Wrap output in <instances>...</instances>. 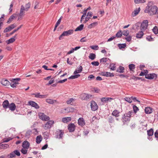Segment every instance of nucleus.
<instances>
[{
	"label": "nucleus",
	"mask_w": 158,
	"mask_h": 158,
	"mask_svg": "<svg viewBox=\"0 0 158 158\" xmlns=\"http://www.w3.org/2000/svg\"><path fill=\"white\" fill-rule=\"evenodd\" d=\"M158 8L156 6H147L144 10L145 13H148L150 15H152L156 14Z\"/></svg>",
	"instance_id": "1"
},
{
	"label": "nucleus",
	"mask_w": 158,
	"mask_h": 158,
	"mask_svg": "<svg viewBox=\"0 0 158 158\" xmlns=\"http://www.w3.org/2000/svg\"><path fill=\"white\" fill-rule=\"evenodd\" d=\"M132 111H129L127 113L125 114L122 117V121L124 124L129 122L131 118Z\"/></svg>",
	"instance_id": "2"
},
{
	"label": "nucleus",
	"mask_w": 158,
	"mask_h": 158,
	"mask_svg": "<svg viewBox=\"0 0 158 158\" xmlns=\"http://www.w3.org/2000/svg\"><path fill=\"white\" fill-rule=\"evenodd\" d=\"M55 134L56 138L59 139H62L64 137V132L63 130L58 129L55 132Z\"/></svg>",
	"instance_id": "3"
},
{
	"label": "nucleus",
	"mask_w": 158,
	"mask_h": 158,
	"mask_svg": "<svg viewBox=\"0 0 158 158\" xmlns=\"http://www.w3.org/2000/svg\"><path fill=\"white\" fill-rule=\"evenodd\" d=\"M73 30L72 29L69 30L67 31H64L59 36V40H61L63 39H64L63 37V36H67L69 35H71L73 33Z\"/></svg>",
	"instance_id": "4"
},
{
	"label": "nucleus",
	"mask_w": 158,
	"mask_h": 158,
	"mask_svg": "<svg viewBox=\"0 0 158 158\" xmlns=\"http://www.w3.org/2000/svg\"><path fill=\"white\" fill-rule=\"evenodd\" d=\"M148 26V21L147 20H144L141 23L140 29L141 31H144L146 30Z\"/></svg>",
	"instance_id": "5"
},
{
	"label": "nucleus",
	"mask_w": 158,
	"mask_h": 158,
	"mask_svg": "<svg viewBox=\"0 0 158 158\" xmlns=\"http://www.w3.org/2000/svg\"><path fill=\"white\" fill-rule=\"evenodd\" d=\"M38 116L40 119L43 121H47L50 120L49 117L43 113H38Z\"/></svg>",
	"instance_id": "6"
},
{
	"label": "nucleus",
	"mask_w": 158,
	"mask_h": 158,
	"mask_svg": "<svg viewBox=\"0 0 158 158\" xmlns=\"http://www.w3.org/2000/svg\"><path fill=\"white\" fill-rule=\"evenodd\" d=\"M145 77L146 78L148 79H156L157 78V75L155 73L146 74L145 75Z\"/></svg>",
	"instance_id": "7"
},
{
	"label": "nucleus",
	"mask_w": 158,
	"mask_h": 158,
	"mask_svg": "<svg viewBox=\"0 0 158 158\" xmlns=\"http://www.w3.org/2000/svg\"><path fill=\"white\" fill-rule=\"evenodd\" d=\"M90 106L92 111H95L98 109V107L97 104L94 101L91 102Z\"/></svg>",
	"instance_id": "8"
},
{
	"label": "nucleus",
	"mask_w": 158,
	"mask_h": 158,
	"mask_svg": "<svg viewBox=\"0 0 158 158\" xmlns=\"http://www.w3.org/2000/svg\"><path fill=\"white\" fill-rule=\"evenodd\" d=\"M16 26V25L15 23L12 24L9 26L8 27L6 28L4 30V33H6L8 31H10L12 29L15 28Z\"/></svg>",
	"instance_id": "9"
},
{
	"label": "nucleus",
	"mask_w": 158,
	"mask_h": 158,
	"mask_svg": "<svg viewBox=\"0 0 158 158\" xmlns=\"http://www.w3.org/2000/svg\"><path fill=\"white\" fill-rule=\"evenodd\" d=\"M48 121L45 124L44 128L45 129H47L50 128L52 126L54 123V121L52 120H48Z\"/></svg>",
	"instance_id": "10"
},
{
	"label": "nucleus",
	"mask_w": 158,
	"mask_h": 158,
	"mask_svg": "<svg viewBox=\"0 0 158 158\" xmlns=\"http://www.w3.org/2000/svg\"><path fill=\"white\" fill-rule=\"evenodd\" d=\"M76 126L74 123H71L68 125V130L70 132H73L75 129Z\"/></svg>",
	"instance_id": "11"
},
{
	"label": "nucleus",
	"mask_w": 158,
	"mask_h": 158,
	"mask_svg": "<svg viewBox=\"0 0 158 158\" xmlns=\"http://www.w3.org/2000/svg\"><path fill=\"white\" fill-rule=\"evenodd\" d=\"M20 80V79L19 78L13 79L12 81L13 83L10 84L11 86L13 88L17 86V85L18 83L17 82L19 81Z\"/></svg>",
	"instance_id": "12"
},
{
	"label": "nucleus",
	"mask_w": 158,
	"mask_h": 158,
	"mask_svg": "<svg viewBox=\"0 0 158 158\" xmlns=\"http://www.w3.org/2000/svg\"><path fill=\"white\" fill-rule=\"evenodd\" d=\"M28 105L31 106L32 107H34L36 109H38L40 108V106L38 105L35 102L32 101H30L28 102Z\"/></svg>",
	"instance_id": "13"
},
{
	"label": "nucleus",
	"mask_w": 158,
	"mask_h": 158,
	"mask_svg": "<svg viewBox=\"0 0 158 158\" xmlns=\"http://www.w3.org/2000/svg\"><path fill=\"white\" fill-rule=\"evenodd\" d=\"M73 108H64L62 109L60 113H68L72 111L73 110Z\"/></svg>",
	"instance_id": "14"
},
{
	"label": "nucleus",
	"mask_w": 158,
	"mask_h": 158,
	"mask_svg": "<svg viewBox=\"0 0 158 158\" xmlns=\"http://www.w3.org/2000/svg\"><path fill=\"white\" fill-rule=\"evenodd\" d=\"M91 96H92L90 94L84 93L81 95V97L82 99L83 100H87L91 97Z\"/></svg>",
	"instance_id": "15"
},
{
	"label": "nucleus",
	"mask_w": 158,
	"mask_h": 158,
	"mask_svg": "<svg viewBox=\"0 0 158 158\" xmlns=\"http://www.w3.org/2000/svg\"><path fill=\"white\" fill-rule=\"evenodd\" d=\"M113 98H103L101 99V102L103 103H106L111 102Z\"/></svg>",
	"instance_id": "16"
},
{
	"label": "nucleus",
	"mask_w": 158,
	"mask_h": 158,
	"mask_svg": "<svg viewBox=\"0 0 158 158\" xmlns=\"http://www.w3.org/2000/svg\"><path fill=\"white\" fill-rule=\"evenodd\" d=\"M78 125L81 126H83L85 125V123L84 118H80L78 120Z\"/></svg>",
	"instance_id": "17"
},
{
	"label": "nucleus",
	"mask_w": 158,
	"mask_h": 158,
	"mask_svg": "<svg viewBox=\"0 0 158 158\" xmlns=\"http://www.w3.org/2000/svg\"><path fill=\"white\" fill-rule=\"evenodd\" d=\"M30 146L29 143L27 141H24L22 143V146L24 148L28 149Z\"/></svg>",
	"instance_id": "18"
},
{
	"label": "nucleus",
	"mask_w": 158,
	"mask_h": 158,
	"mask_svg": "<svg viewBox=\"0 0 158 158\" xmlns=\"http://www.w3.org/2000/svg\"><path fill=\"white\" fill-rule=\"evenodd\" d=\"M8 108H9L10 110L14 111L15 110L16 106L14 103H11L10 104Z\"/></svg>",
	"instance_id": "19"
},
{
	"label": "nucleus",
	"mask_w": 158,
	"mask_h": 158,
	"mask_svg": "<svg viewBox=\"0 0 158 158\" xmlns=\"http://www.w3.org/2000/svg\"><path fill=\"white\" fill-rule=\"evenodd\" d=\"M16 35L15 36L13 37L12 38L6 41V43L7 44H9L11 43H12L14 42L15 40L16 36Z\"/></svg>",
	"instance_id": "20"
},
{
	"label": "nucleus",
	"mask_w": 158,
	"mask_h": 158,
	"mask_svg": "<svg viewBox=\"0 0 158 158\" xmlns=\"http://www.w3.org/2000/svg\"><path fill=\"white\" fill-rule=\"evenodd\" d=\"M1 83L3 85L8 86L10 84V82L6 79H2L1 81Z\"/></svg>",
	"instance_id": "21"
},
{
	"label": "nucleus",
	"mask_w": 158,
	"mask_h": 158,
	"mask_svg": "<svg viewBox=\"0 0 158 158\" xmlns=\"http://www.w3.org/2000/svg\"><path fill=\"white\" fill-rule=\"evenodd\" d=\"M9 104L8 101L7 100H5L3 102L2 106L3 108L6 109L8 108Z\"/></svg>",
	"instance_id": "22"
},
{
	"label": "nucleus",
	"mask_w": 158,
	"mask_h": 158,
	"mask_svg": "<svg viewBox=\"0 0 158 158\" xmlns=\"http://www.w3.org/2000/svg\"><path fill=\"white\" fill-rule=\"evenodd\" d=\"M25 9L24 6L23 5H22L21 6L20 10V13H19L20 15L23 16L25 14Z\"/></svg>",
	"instance_id": "23"
},
{
	"label": "nucleus",
	"mask_w": 158,
	"mask_h": 158,
	"mask_svg": "<svg viewBox=\"0 0 158 158\" xmlns=\"http://www.w3.org/2000/svg\"><path fill=\"white\" fill-rule=\"evenodd\" d=\"M120 112L117 110H114L112 113V114L115 117H117L119 116Z\"/></svg>",
	"instance_id": "24"
},
{
	"label": "nucleus",
	"mask_w": 158,
	"mask_h": 158,
	"mask_svg": "<svg viewBox=\"0 0 158 158\" xmlns=\"http://www.w3.org/2000/svg\"><path fill=\"white\" fill-rule=\"evenodd\" d=\"M46 102L48 104H53L54 103L56 102L57 101L56 100L48 98L46 99Z\"/></svg>",
	"instance_id": "25"
},
{
	"label": "nucleus",
	"mask_w": 158,
	"mask_h": 158,
	"mask_svg": "<svg viewBox=\"0 0 158 158\" xmlns=\"http://www.w3.org/2000/svg\"><path fill=\"white\" fill-rule=\"evenodd\" d=\"M71 120V118L70 117L63 118L62 119V121L64 123H67Z\"/></svg>",
	"instance_id": "26"
},
{
	"label": "nucleus",
	"mask_w": 158,
	"mask_h": 158,
	"mask_svg": "<svg viewBox=\"0 0 158 158\" xmlns=\"http://www.w3.org/2000/svg\"><path fill=\"white\" fill-rule=\"evenodd\" d=\"M83 69L82 67L81 66H80L78 68V69H76L74 72V74H76L77 73H81Z\"/></svg>",
	"instance_id": "27"
},
{
	"label": "nucleus",
	"mask_w": 158,
	"mask_h": 158,
	"mask_svg": "<svg viewBox=\"0 0 158 158\" xmlns=\"http://www.w3.org/2000/svg\"><path fill=\"white\" fill-rule=\"evenodd\" d=\"M140 11V8L139 7L136 8L134 11L132 12V15L134 17Z\"/></svg>",
	"instance_id": "28"
},
{
	"label": "nucleus",
	"mask_w": 158,
	"mask_h": 158,
	"mask_svg": "<svg viewBox=\"0 0 158 158\" xmlns=\"http://www.w3.org/2000/svg\"><path fill=\"white\" fill-rule=\"evenodd\" d=\"M152 109L150 107H146L145 109V112L146 114H150L152 112Z\"/></svg>",
	"instance_id": "29"
},
{
	"label": "nucleus",
	"mask_w": 158,
	"mask_h": 158,
	"mask_svg": "<svg viewBox=\"0 0 158 158\" xmlns=\"http://www.w3.org/2000/svg\"><path fill=\"white\" fill-rule=\"evenodd\" d=\"M143 31H141L136 34V37L137 38H141L143 35Z\"/></svg>",
	"instance_id": "30"
},
{
	"label": "nucleus",
	"mask_w": 158,
	"mask_h": 158,
	"mask_svg": "<svg viewBox=\"0 0 158 158\" xmlns=\"http://www.w3.org/2000/svg\"><path fill=\"white\" fill-rule=\"evenodd\" d=\"M75 101V99L73 98H71L66 101V103L68 104H70L71 105H73V103Z\"/></svg>",
	"instance_id": "31"
},
{
	"label": "nucleus",
	"mask_w": 158,
	"mask_h": 158,
	"mask_svg": "<svg viewBox=\"0 0 158 158\" xmlns=\"http://www.w3.org/2000/svg\"><path fill=\"white\" fill-rule=\"evenodd\" d=\"M153 134L154 131L152 128H151L147 131V135L148 136H152L153 135Z\"/></svg>",
	"instance_id": "32"
},
{
	"label": "nucleus",
	"mask_w": 158,
	"mask_h": 158,
	"mask_svg": "<svg viewBox=\"0 0 158 158\" xmlns=\"http://www.w3.org/2000/svg\"><path fill=\"white\" fill-rule=\"evenodd\" d=\"M42 139V138L41 135H39L37 136L36 138V143H40Z\"/></svg>",
	"instance_id": "33"
},
{
	"label": "nucleus",
	"mask_w": 158,
	"mask_h": 158,
	"mask_svg": "<svg viewBox=\"0 0 158 158\" xmlns=\"http://www.w3.org/2000/svg\"><path fill=\"white\" fill-rule=\"evenodd\" d=\"M97 23L96 22H94L91 23L88 26V28L89 29H91L96 26L97 25Z\"/></svg>",
	"instance_id": "34"
},
{
	"label": "nucleus",
	"mask_w": 158,
	"mask_h": 158,
	"mask_svg": "<svg viewBox=\"0 0 158 158\" xmlns=\"http://www.w3.org/2000/svg\"><path fill=\"white\" fill-rule=\"evenodd\" d=\"M9 145L7 144H2L0 143V149H6L9 147Z\"/></svg>",
	"instance_id": "35"
},
{
	"label": "nucleus",
	"mask_w": 158,
	"mask_h": 158,
	"mask_svg": "<svg viewBox=\"0 0 158 158\" xmlns=\"http://www.w3.org/2000/svg\"><path fill=\"white\" fill-rule=\"evenodd\" d=\"M124 68L123 67L120 66L118 69H117L116 71L118 72L119 73H123L124 72Z\"/></svg>",
	"instance_id": "36"
},
{
	"label": "nucleus",
	"mask_w": 158,
	"mask_h": 158,
	"mask_svg": "<svg viewBox=\"0 0 158 158\" xmlns=\"http://www.w3.org/2000/svg\"><path fill=\"white\" fill-rule=\"evenodd\" d=\"M80 76V75L79 74H75L74 75H72L69 77L68 79H73L76 78H77L79 77Z\"/></svg>",
	"instance_id": "37"
},
{
	"label": "nucleus",
	"mask_w": 158,
	"mask_h": 158,
	"mask_svg": "<svg viewBox=\"0 0 158 158\" xmlns=\"http://www.w3.org/2000/svg\"><path fill=\"white\" fill-rule=\"evenodd\" d=\"M122 35L123 32L121 30H120L116 34L115 36L117 38H120L122 36Z\"/></svg>",
	"instance_id": "38"
},
{
	"label": "nucleus",
	"mask_w": 158,
	"mask_h": 158,
	"mask_svg": "<svg viewBox=\"0 0 158 158\" xmlns=\"http://www.w3.org/2000/svg\"><path fill=\"white\" fill-rule=\"evenodd\" d=\"M15 18V15H12L10 17V18L8 19L7 22V23L8 24L10 23Z\"/></svg>",
	"instance_id": "39"
},
{
	"label": "nucleus",
	"mask_w": 158,
	"mask_h": 158,
	"mask_svg": "<svg viewBox=\"0 0 158 158\" xmlns=\"http://www.w3.org/2000/svg\"><path fill=\"white\" fill-rule=\"evenodd\" d=\"M84 25L83 24L80 25L75 30V31H81L83 29Z\"/></svg>",
	"instance_id": "40"
},
{
	"label": "nucleus",
	"mask_w": 158,
	"mask_h": 158,
	"mask_svg": "<svg viewBox=\"0 0 158 158\" xmlns=\"http://www.w3.org/2000/svg\"><path fill=\"white\" fill-rule=\"evenodd\" d=\"M31 133L32 131L31 130L27 131L25 135V137L27 138H29Z\"/></svg>",
	"instance_id": "41"
},
{
	"label": "nucleus",
	"mask_w": 158,
	"mask_h": 158,
	"mask_svg": "<svg viewBox=\"0 0 158 158\" xmlns=\"http://www.w3.org/2000/svg\"><path fill=\"white\" fill-rule=\"evenodd\" d=\"M126 46V44H118V47L120 49L125 48Z\"/></svg>",
	"instance_id": "42"
},
{
	"label": "nucleus",
	"mask_w": 158,
	"mask_h": 158,
	"mask_svg": "<svg viewBox=\"0 0 158 158\" xmlns=\"http://www.w3.org/2000/svg\"><path fill=\"white\" fill-rule=\"evenodd\" d=\"M89 57L91 60H94L96 57V55L94 54L91 53L89 54Z\"/></svg>",
	"instance_id": "43"
},
{
	"label": "nucleus",
	"mask_w": 158,
	"mask_h": 158,
	"mask_svg": "<svg viewBox=\"0 0 158 158\" xmlns=\"http://www.w3.org/2000/svg\"><path fill=\"white\" fill-rule=\"evenodd\" d=\"M110 68L112 70H114L116 69L115 64L114 63L110 64Z\"/></svg>",
	"instance_id": "44"
},
{
	"label": "nucleus",
	"mask_w": 158,
	"mask_h": 158,
	"mask_svg": "<svg viewBox=\"0 0 158 158\" xmlns=\"http://www.w3.org/2000/svg\"><path fill=\"white\" fill-rule=\"evenodd\" d=\"M152 30L155 34H158V28L157 26L154 27Z\"/></svg>",
	"instance_id": "45"
},
{
	"label": "nucleus",
	"mask_w": 158,
	"mask_h": 158,
	"mask_svg": "<svg viewBox=\"0 0 158 158\" xmlns=\"http://www.w3.org/2000/svg\"><path fill=\"white\" fill-rule=\"evenodd\" d=\"M129 68L131 71H133L135 68V66L133 64L129 65Z\"/></svg>",
	"instance_id": "46"
},
{
	"label": "nucleus",
	"mask_w": 158,
	"mask_h": 158,
	"mask_svg": "<svg viewBox=\"0 0 158 158\" xmlns=\"http://www.w3.org/2000/svg\"><path fill=\"white\" fill-rule=\"evenodd\" d=\"M31 6V3L29 2L27 3L25 5V9L26 11H27L28 9L30 8Z\"/></svg>",
	"instance_id": "47"
},
{
	"label": "nucleus",
	"mask_w": 158,
	"mask_h": 158,
	"mask_svg": "<svg viewBox=\"0 0 158 158\" xmlns=\"http://www.w3.org/2000/svg\"><path fill=\"white\" fill-rule=\"evenodd\" d=\"M23 26L22 25H21L20 26H19V27H18L16 29L14 30L12 32H11L10 33V35H12L14 33L17 31H18L19 29L20 28H21L22 26Z\"/></svg>",
	"instance_id": "48"
},
{
	"label": "nucleus",
	"mask_w": 158,
	"mask_h": 158,
	"mask_svg": "<svg viewBox=\"0 0 158 158\" xmlns=\"http://www.w3.org/2000/svg\"><path fill=\"white\" fill-rule=\"evenodd\" d=\"M109 60V59L107 58H103L100 60V62L101 63H103L106 62Z\"/></svg>",
	"instance_id": "49"
},
{
	"label": "nucleus",
	"mask_w": 158,
	"mask_h": 158,
	"mask_svg": "<svg viewBox=\"0 0 158 158\" xmlns=\"http://www.w3.org/2000/svg\"><path fill=\"white\" fill-rule=\"evenodd\" d=\"M114 76L113 73H111L110 72H106L105 76L106 77H112Z\"/></svg>",
	"instance_id": "50"
},
{
	"label": "nucleus",
	"mask_w": 158,
	"mask_h": 158,
	"mask_svg": "<svg viewBox=\"0 0 158 158\" xmlns=\"http://www.w3.org/2000/svg\"><path fill=\"white\" fill-rule=\"evenodd\" d=\"M28 150V149L24 148H23L21 150V152L23 154H27Z\"/></svg>",
	"instance_id": "51"
},
{
	"label": "nucleus",
	"mask_w": 158,
	"mask_h": 158,
	"mask_svg": "<svg viewBox=\"0 0 158 158\" xmlns=\"http://www.w3.org/2000/svg\"><path fill=\"white\" fill-rule=\"evenodd\" d=\"M135 2L136 3H139L145 2L146 0H134Z\"/></svg>",
	"instance_id": "52"
},
{
	"label": "nucleus",
	"mask_w": 158,
	"mask_h": 158,
	"mask_svg": "<svg viewBox=\"0 0 158 158\" xmlns=\"http://www.w3.org/2000/svg\"><path fill=\"white\" fill-rule=\"evenodd\" d=\"M15 152H12L11 153H10L9 155H8L7 156V157L10 158H13V157H15Z\"/></svg>",
	"instance_id": "53"
},
{
	"label": "nucleus",
	"mask_w": 158,
	"mask_h": 158,
	"mask_svg": "<svg viewBox=\"0 0 158 158\" xmlns=\"http://www.w3.org/2000/svg\"><path fill=\"white\" fill-rule=\"evenodd\" d=\"M124 100L127 102L131 103L132 102V100L131 98V97H126L124 98Z\"/></svg>",
	"instance_id": "54"
},
{
	"label": "nucleus",
	"mask_w": 158,
	"mask_h": 158,
	"mask_svg": "<svg viewBox=\"0 0 158 158\" xmlns=\"http://www.w3.org/2000/svg\"><path fill=\"white\" fill-rule=\"evenodd\" d=\"M108 121L110 123H113L114 122V118L111 116L109 117Z\"/></svg>",
	"instance_id": "55"
},
{
	"label": "nucleus",
	"mask_w": 158,
	"mask_h": 158,
	"mask_svg": "<svg viewBox=\"0 0 158 158\" xmlns=\"http://www.w3.org/2000/svg\"><path fill=\"white\" fill-rule=\"evenodd\" d=\"M148 73V71L147 70H145L144 72H141L140 73L139 76H143L144 75L145 76V75L147 74Z\"/></svg>",
	"instance_id": "56"
},
{
	"label": "nucleus",
	"mask_w": 158,
	"mask_h": 158,
	"mask_svg": "<svg viewBox=\"0 0 158 158\" xmlns=\"http://www.w3.org/2000/svg\"><path fill=\"white\" fill-rule=\"evenodd\" d=\"M129 34V31L128 30H126L123 31V34L125 36H127Z\"/></svg>",
	"instance_id": "57"
},
{
	"label": "nucleus",
	"mask_w": 158,
	"mask_h": 158,
	"mask_svg": "<svg viewBox=\"0 0 158 158\" xmlns=\"http://www.w3.org/2000/svg\"><path fill=\"white\" fill-rule=\"evenodd\" d=\"M147 40L149 41H153L154 40L153 38H152L151 36L149 35L147 36L146 37Z\"/></svg>",
	"instance_id": "58"
},
{
	"label": "nucleus",
	"mask_w": 158,
	"mask_h": 158,
	"mask_svg": "<svg viewBox=\"0 0 158 158\" xmlns=\"http://www.w3.org/2000/svg\"><path fill=\"white\" fill-rule=\"evenodd\" d=\"M90 48L93 49V50H97L98 49V46L97 45H95V46H94V45H92V46H90Z\"/></svg>",
	"instance_id": "59"
},
{
	"label": "nucleus",
	"mask_w": 158,
	"mask_h": 158,
	"mask_svg": "<svg viewBox=\"0 0 158 158\" xmlns=\"http://www.w3.org/2000/svg\"><path fill=\"white\" fill-rule=\"evenodd\" d=\"M133 108L134 112L135 113H136L137 111H138L139 110L138 108L135 105H134L133 106Z\"/></svg>",
	"instance_id": "60"
},
{
	"label": "nucleus",
	"mask_w": 158,
	"mask_h": 158,
	"mask_svg": "<svg viewBox=\"0 0 158 158\" xmlns=\"http://www.w3.org/2000/svg\"><path fill=\"white\" fill-rule=\"evenodd\" d=\"M62 18V17L61 16L60 18L57 21V22L56 23V27L58 26L60 23L61 19Z\"/></svg>",
	"instance_id": "61"
},
{
	"label": "nucleus",
	"mask_w": 158,
	"mask_h": 158,
	"mask_svg": "<svg viewBox=\"0 0 158 158\" xmlns=\"http://www.w3.org/2000/svg\"><path fill=\"white\" fill-rule=\"evenodd\" d=\"M91 64L95 66H98L99 64V63L98 61H94L91 63Z\"/></svg>",
	"instance_id": "62"
},
{
	"label": "nucleus",
	"mask_w": 158,
	"mask_h": 158,
	"mask_svg": "<svg viewBox=\"0 0 158 158\" xmlns=\"http://www.w3.org/2000/svg\"><path fill=\"white\" fill-rule=\"evenodd\" d=\"M132 39L131 36L130 35H129L128 36H127L125 39L127 41L130 42L131 41Z\"/></svg>",
	"instance_id": "63"
},
{
	"label": "nucleus",
	"mask_w": 158,
	"mask_h": 158,
	"mask_svg": "<svg viewBox=\"0 0 158 158\" xmlns=\"http://www.w3.org/2000/svg\"><path fill=\"white\" fill-rule=\"evenodd\" d=\"M154 135L156 140L158 141V130H157L154 133Z\"/></svg>",
	"instance_id": "64"
}]
</instances>
